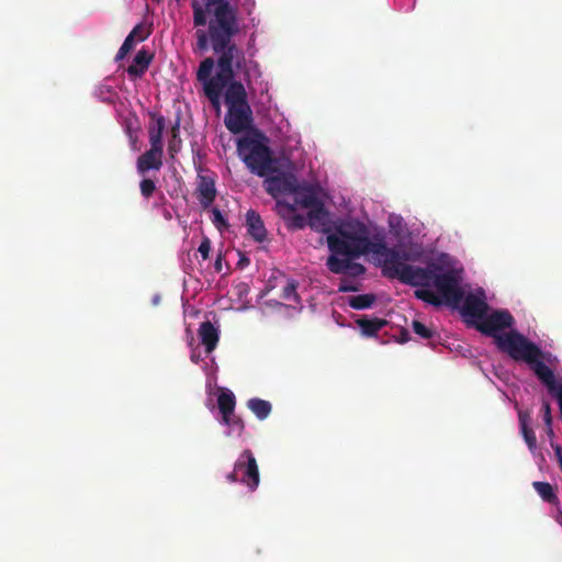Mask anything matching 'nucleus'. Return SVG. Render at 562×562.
<instances>
[{
	"label": "nucleus",
	"instance_id": "7c9ffc66",
	"mask_svg": "<svg viewBox=\"0 0 562 562\" xmlns=\"http://www.w3.org/2000/svg\"><path fill=\"white\" fill-rule=\"evenodd\" d=\"M522 437L528 445V448L532 451L537 447V438L535 435V431L530 426L522 425V428L520 429Z\"/></svg>",
	"mask_w": 562,
	"mask_h": 562
},
{
	"label": "nucleus",
	"instance_id": "ddd939ff",
	"mask_svg": "<svg viewBox=\"0 0 562 562\" xmlns=\"http://www.w3.org/2000/svg\"><path fill=\"white\" fill-rule=\"evenodd\" d=\"M308 225L312 229L318 233H329L331 229V222L329 213L326 210L324 203H321L312 207L308 213Z\"/></svg>",
	"mask_w": 562,
	"mask_h": 562
},
{
	"label": "nucleus",
	"instance_id": "1a4fd4ad",
	"mask_svg": "<svg viewBox=\"0 0 562 562\" xmlns=\"http://www.w3.org/2000/svg\"><path fill=\"white\" fill-rule=\"evenodd\" d=\"M359 257L330 255L326 260L327 269L335 274H345L348 278H357L366 272V267L355 259Z\"/></svg>",
	"mask_w": 562,
	"mask_h": 562
},
{
	"label": "nucleus",
	"instance_id": "20e7f679",
	"mask_svg": "<svg viewBox=\"0 0 562 562\" xmlns=\"http://www.w3.org/2000/svg\"><path fill=\"white\" fill-rule=\"evenodd\" d=\"M373 245L368 228L360 223L339 227L335 234L327 236L328 249L336 256L361 257L371 254Z\"/></svg>",
	"mask_w": 562,
	"mask_h": 562
},
{
	"label": "nucleus",
	"instance_id": "bb28decb",
	"mask_svg": "<svg viewBox=\"0 0 562 562\" xmlns=\"http://www.w3.org/2000/svg\"><path fill=\"white\" fill-rule=\"evenodd\" d=\"M375 302L374 294H359L355 296H350L348 299V304L353 310H364L370 307Z\"/></svg>",
	"mask_w": 562,
	"mask_h": 562
},
{
	"label": "nucleus",
	"instance_id": "4c0bfd02",
	"mask_svg": "<svg viewBox=\"0 0 562 562\" xmlns=\"http://www.w3.org/2000/svg\"><path fill=\"white\" fill-rule=\"evenodd\" d=\"M281 297L284 300H291V297H296L295 285L293 283L286 284L283 288Z\"/></svg>",
	"mask_w": 562,
	"mask_h": 562
},
{
	"label": "nucleus",
	"instance_id": "cd10ccee",
	"mask_svg": "<svg viewBox=\"0 0 562 562\" xmlns=\"http://www.w3.org/2000/svg\"><path fill=\"white\" fill-rule=\"evenodd\" d=\"M415 296L434 306H441L443 304L442 299L430 289H418L415 291Z\"/></svg>",
	"mask_w": 562,
	"mask_h": 562
},
{
	"label": "nucleus",
	"instance_id": "412c9836",
	"mask_svg": "<svg viewBox=\"0 0 562 562\" xmlns=\"http://www.w3.org/2000/svg\"><path fill=\"white\" fill-rule=\"evenodd\" d=\"M356 324L360 328L363 336L373 337L376 336L379 330H381L387 324V322L378 317L368 318L367 316H362L356 321Z\"/></svg>",
	"mask_w": 562,
	"mask_h": 562
},
{
	"label": "nucleus",
	"instance_id": "b1692460",
	"mask_svg": "<svg viewBox=\"0 0 562 562\" xmlns=\"http://www.w3.org/2000/svg\"><path fill=\"white\" fill-rule=\"evenodd\" d=\"M180 125L181 119L178 116L175 123L171 125L170 139L168 140V153L171 158H173L181 150L182 139L180 137Z\"/></svg>",
	"mask_w": 562,
	"mask_h": 562
},
{
	"label": "nucleus",
	"instance_id": "2eb2a0df",
	"mask_svg": "<svg viewBox=\"0 0 562 562\" xmlns=\"http://www.w3.org/2000/svg\"><path fill=\"white\" fill-rule=\"evenodd\" d=\"M276 207L278 214L286 221L289 229L296 231L305 227L306 218L301 214H294V205L284 201H278Z\"/></svg>",
	"mask_w": 562,
	"mask_h": 562
},
{
	"label": "nucleus",
	"instance_id": "58836bf2",
	"mask_svg": "<svg viewBox=\"0 0 562 562\" xmlns=\"http://www.w3.org/2000/svg\"><path fill=\"white\" fill-rule=\"evenodd\" d=\"M143 27L140 24H137L132 31L131 33L127 35V36H132V41H134L136 37L139 40V41H144L147 35H142L140 32H142Z\"/></svg>",
	"mask_w": 562,
	"mask_h": 562
},
{
	"label": "nucleus",
	"instance_id": "0eeeda50",
	"mask_svg": "<svg viewBox=\"0 0 562 562\" xmlns=\"http://www.w3.org/2000/svg\"><path fill=\"white\" fill-rule=\"evenodd\" d=\"M235 470L243 472L240 482L254 492L260 482L257 460L251 450H244L235 462Z\"/></svg>",
	"mask_w": 562,
	"mask_h": 562
},
{
	"label": "nucleus",
	"instance_id": "a211bd4d",
	"mask_svg": "<svg viewBox=\"0 0 562 562\" xmlns=\"http://www.w3.org/2000/svg\"><path fill=\"white\" fill-rule=\"evenodd\" d=\"M247 233L258 243L267 239V229L261 216L254 210L246 213Z\"/></svg>",
	"mask_w": 562,
	"mask_h": 562
},
{
	"label": "nucleus",
	"instance_id": "f704fd0d",
	"mask_svg": "<svg viewBox=\"0 0 562 562\" xmlns=\"http://www.w3.org/2000/svg\"><path fill=\"white\" fill-rule=\"evenodd\" d=\"M212 222L218 229H221L223 226H228L227 221L217 207L212 209Z\"/></svg>",
	"mask_w": 562,
	"mask_h": 562
},
{
	"label": "nucleus",
	"instance_id": "49530a36",
	"mask_svg": "<svg viewBox=\"0 0 562 562\" xmlns=\"http://www.w3.org/2000/svg\"><path fill=\"white\" fill-rule=\"evenodd\" d=\"M191 360H192L193 362L198 363V362H199V360H200V357H199L198 355H195V352L193 351V352H192V355H191Z\"/></svg>",
	"mask_w": 562,
	"mask_h": 562
},
{
	"label": "nucleus",
	"instance_id": "de8ad7c7",
	"mask_svg": "<svg viewBox=\"0 0 562 562\" xmlns=\"http://www.w3.org/2000/svg\"><path fill=\"white\" fill-rule=\"evenodd\" d=\"M249 263V259L247 258H241L238 262L239 266H244V265H248Z\"/></svg>",
	"mask_w": 562,
	"mask_h": 562
},
{
	"label": "nucleus",
	"instance_id": "f3484780",
	"mask_svg": "<svg viewBox=\"0 0 562 562\" xmlns=\"http://www.w3.org/2000/svg\"><path fill=\"white\" fill-rule=\"evenodd\" d=\"M292 193L294 194L295 203L302 207L311 210L312 207L323 203L312 186H300L296 182L295 190Z\"/></svg>",
	"mask_w": 562,
	"mask_h": 562
},
{
	"label": "nucleus",
	"instance_id": "5701e85b",
	"mask_svg": "<svg viewBox=\"0 0 562 562\" xmlns=\"http://www.w3.org/2000/svg\"><path fill=\"white\" fill-rule=\"evenodd\" d=\"M548 389L550 394H552L560 407V413L562 415V379L560 381L555 380L553 370L549 367V375L543 379H539Z\"/></svg>",
	"mask_w": 562,
	"mask_h": 562
},
{
	"label": "nucleus",
	"instance_id": "9b49d317",
	"mask_svg": "<svg viewBox=\"0 0 562 562\" xmlns=\"http://www.w3.org/2000/svg\"><path fill=\"white\" fill-rule=\"evenodd\" d=\"M436 271H440V268L437 266H432V268H422L409 265L408 267L402 268L398 280L412 286H429L432 284Z\"/></svg>",
	"mask_w": 562,
	"mask_h": 562
},
{
	"label": "nucleus",
	"instance_id": "9d476101",
	"mask_svg": "<svg viewBox=\"0 0 562 562\" xmlns=\"http://www.w3.org/2000/svg\"><path fill=\"white\" fill-rule=\"evenodd\" d=\"M196 171L198 200L203 209H207L212 205L216 198L215 175L209 170H204L202 166H198Z\"/></svg>",
	"mask_w": 562,
	"mask_h": 562
},
{
	"label": "nucleus",
	"instance_id": "6ab92c4d",
	"mask_svg": "<svg viewBox=\"0 0 562 562\" xmlns=\"http://www.w3.org/2000/svg\"><path fill=\"white\" fill-rule=\"evenodd\" d=\"M199 337L207 353H211L216 348L220 339L217 328L210 321L201 323Z\"/></svg>",
	"mask_w": 562,
	"mask_h": 562
},
{
	"label": "nucleus",
	"instance_id": "72a5a7b5",
	"mask_svg": "<svg viewBox=\"0 0 562 562\" xmlns=\"http://www.w3.org/2000/svg\"><path fill=\"white\" fill-rule=\"evenodd\" d=\"M133 46H134V41H132V36H126V38L124 40L122 46L120 47V49L115 56V59L116 60L123 59L132 50Z\"/></svg>",
	"mask_w": 562,
	"mask_h": 562
},
{
	"label": "nucleus",
	"instance_id": "dca6fc26",
	"mask_svg": "<svg viewBox=\"0 0 562 562\" xmlns=\"http://www.w3.org/2000/svg\"><path fill=\"white\" fill-rule=\"evenodd\" d=\"M164 150L148 149L137 158L136 167L140 175L148 170H159L162 167Z\"/></svg>",
	"mask_w": 562,
	"mask_h": 562
},
{
	"label": "nucleus",
	"instance_id": "4be33fe9",
	"mask_svg": "<svg viewBox=\"0 0 562 562\" xmlns=\"http://www.w3.org/2000/svg\"><path fill=\"white\" fill-rule=\"evenodd\" d=\"M217 407L221 413L222 419H226L233 415L236 407V397L229 390L222 391L217 396Z\"/></svg>",
	"mask_w": 562,
	"mask_h": 562
},
{
	"label": "nucleus",
	"instance_id": "7ed1b4c3",
	"mask_svg": "<svg viewBox=\"0 0 562 562\" xmlns=\"http://www.w3.org/2000/svg\"><path fill=\"white\" fill-rule=\"evenodd\" d=\"M237 150L247 168L259 177L277 171L278 160L273 157L268 138L261 132H255L238 139Z\"/></svg>",
	"mask_w": 562,
	"mask_h": 562
},
{
	"label": "nucleus",
	"instance_id": "f03ea898",
	"mask_svg": "<svg viewBox=\"0 0 562 562\" xmlns=\"http://www.w3.org/2000/svg\"><path fill=\"white\" fill-rule=\"evenodd\" d=\"M515 319L507 310H496L475 324V328L485 336L495 339L497 348L507 353L513 360L525 362L538 379L549 375V366L553 357L550 352L529 340L517 330L501 334L502 330L512 328Z\"/></svg>",
	"mask_w": 562,
	"mask_h": 562
},
{
	"label": "nucleus",
	"instance_id": "c9c22d12",
	"mask_svg": "<svg viewBox=\"0 0 562 562\" xmlns=\"http://www.w3.org/2000/svg\"><path fill=\"white\" fill-rule=\"evenodd\" d=\"M199 252L201 254V257L203 260L209 259L210 251H211V240L207 237H204L199 246Z\"/></svg>",
	"mask_w": 562,
	"mask_h": 562
},
{
	"label": "nucleus",
	"instance_id": "e433bc0d",
	"mask_svg": "<svg viewBox=\"0 0 562 562\" xmlns=\"http://www.w3.org/2000/svg\"><path fill=\"white\" fill-rule=\"evenodd\" d=\"M542 413H543V422H544L546 426L550 427L552 424V415H551V407L548 402H543Z\"/></svg>",
	"mask_w": 562,
	"mask_h": 562
},
{
	"label": "nucleus",
	"instance_id": "6e6552de",
	"mask_svg": "<svg viewBox=\"0 0 562 562\" xmlns=\"http://www.w3.org/2000/svg\"><path fill=\"white\" fill-rule=\"evenodd\" d=\"M297 179L291 172H283L277 168V171L266 176L263 187L273 198L282 194H291L296 187Z\"/></svg>",
	"mask_w": 562,
	"mask_h": 562
},
{
	"label": "nucleus",
	"instance_id": "2f4dec72",
	"mask_svg": "<svg viewBox=\"0 0 562 562\" xmlns=\"http://www.w3.org/2000/svg\"><path fill=\"white\" fill-rule=\"evenodd\" d=\"M360 290V284L352 280V278H344L340 280V283L338 285L339 292H357Z\"/></svg>",
	"mask_w": 562,
	"mask_h": 562
},
{
	"label": "nucleus",
	"instance_id": "a18cd8bd",
	"mask_svg": "<svg viewBox=\"0 0 562 562\" xmlns=\"http://www.w3.org/2000/svg\"><path fill=\"white\" fill-rule=\"evenodd\" d=\"M255 8V1H250L248 4H247V13L248 14H251V10Z\"/></svg>",
	"mask_w": 562,
	"mask_h": 562
},
{
	"label": "nucleus",
	"instance_id": "79ce46f5",
	"mask_svg": "<svg viewBox=\"0 0 562 562\" xmlns=\"http://www.w3.org/2000/svg\"><path fill=\"white\" fill-rule=\"evenodd\" d=\"M223 255L222 254H218L217 257H216V260L214 262V269L216 272H221L222 269H223Z\"/></svg>",
	"mask_w": 562,
	"mask_h": 562
},
{
	"label": "nucleus",
	"instance_id": "a878e982",
	"mask_svg": "<svg viewBox=\"0 0 562 562\" xmlns=\"http://www.w3.org/2000/svg\"><path fill=\"white\" fill-rule=\"evenodd\" d=\"M532 485L544 502L550 504H555L558 502V496L551 484L547 482H533Z\"/></svg>",
	"mask_w": 562,
	"mask_h": 562
},
{
	"label": "nucleus",
	"instance_id": "f8f14e48",
	"mask_svg": "<svg viewBox=\"0 0 562 562\" xmlns=\"http://www.w3.org/2000/svg\"><path fill=\"white\" fill-rule=\"evenodd\" d=\"M462 306L460 311L463 316L481 319L485 316L488 310V305L485 301V295L483 292L480 294L469 293L468 295H463Z\"/></svg>",
	"mask_w": 562,
	"mask_h": 562
},
{
	"label": "nucleus",
	"instance_id": "ea45409f",
	"mask_svg": "<svg viewBox=\"0 0 562 562\" xmlns=\"http://www.w3.org/2000/svg\"><path fill=\"white\" fill-rule=\"evenodd\" d=\"M551 446L554 450V456H555L559 467L562 471V447L560 445H553V443Z\"/></svg>",
	"mask_w": 562,
	"mask_h": 562
},
{
	"label": "nucleus",
	"instance_id": "39448f33",
	"mask_svg": "<svg viewBox=\"0 0 562 562\" xmlns=\"http://www.w3.org/2000/svg\"><path fill=\"white\" fill-rule=\"evenodd\" d=\"M371 254L379 257L383 274L390 279H400L402 268L409 265L405 261L415 260L416 257L403 249L390 248L382 240L374 241Z\"/></svg>",
	"mask_w": 562,
	"mask_h": 562
},
{
	"label": "nucleus",
	"instance_id": "09e8293b",
	"mask_svg": "<svg viewBox=\"0 0 562 562\" xmlns=\"http://www.w3.org/2000/svg\"><path fill=\"white\" fill-rule=\"evenodd\" d=\"M548 435H549V436H553V430H552L551 426H550V427H548Z\"/></svg>",
	"mask_w": 562,
	"mask_h": 562
},
{
	"label": "nucleus",
	"instance_id": "c756f323",
	"mask_svg": "<svg viewBox=\"0 0 562 562\" xmlns=\"http://www.w3.org/2000/svg\"><path fill=\"white\" fill-rule=\"evenodd\" d=\"M412 327L413 331L423 339H431L436 336V331L432 328L426 326L419 321H413Z\"/></svg>",
	"mask_w": 562,
	"mask_h": 562
},
{
	"label": "nucleus",
	"instance_id": "f257e3e1",
	"mask_svg": "<svg viewBox=\"0 0 562 562\" xmlns=\"http://www.w3.org/2000/svg\"><path fill=\"white\" fill-rule=\"evenodd\" d=\"M194 53L212 49L196 70V80L211 105L220 111L221 97L228 108L224 123L233 134L246 131L252 123L246 87L250 88L251 72L260 75V66L247 58L245 49L235 42L240 33L239 9L231 0H192Z\"/></svg>",
	"mask_w": 562,
	"mask_h": 562
},
{
	"label": "nucleus",
	"instance_id": "aec40b11",
	"mask_svg": "<svg viewBox=\"0 0 562 562\" xmlns=\"http://www.w3.org/2000/svg\"><path fill=\"white\" fill-rule=\"evenodd\" d=\"M151 59L153 56L147 50H138L133 59V63L126 69L128 76L132 78L142 77L148 69Z\"/></svg>",
	"mask_w": 562,
	"mask_h": 562
},
{
	"label": "nucleus",
	"instance_id": "c03bdc74",
	"mask_svg": "<svg viewBox=\"0 0 562 562\" xmlns=\"http://www.w3.org/2000/svg\"><path fill=\"white\" fill-rule=\"evenodd\" d=\"M408 340H409V333H408V330L402 329L400 341L401 342H406Z\"/></svg>",
	"mask_w": 562,
	"mask_h": 562
},
{
	"label": "nucleus",
	"instance_id": "37998d69",
	"mask_svg": "<svg viewBox=\"0 0 562 562\" xmlns=\"http://www.w3.org/2000/svg\"><path fill=\"white\" fill-rule=\"evenodd\" d=\"M239 472V470H233L232 472H229L227 475H226V480L229 482V483H234V482H237L238 479H237V473Z\"/></svg>",
	"mask_w": 562,
	"mask_h": 562
},
{
	"label": "nucleus",
	"instance_id": "a19ab883",
	"mask_svg": "<svg viewBox=\"0 0 562 562\" xmlns=\"http://www.w3.org/2000/svg\"><path fill=\"white\" fill-rule=\"evenodd\" d=\"M519 425L520 429L522 428V425L530 426V415L526 412L519 413Z\"/></svg>",
	"mask_w": 562,
	"mask_h": 562
},
{
	"label": "nucleus",
	"instance_id": "4468645a",
	"mask_svg": "<svg viewBox=\"0 0 562 562\" xmlns=\"http://www.w3.org/2000/svg\"><path fill=\"white\" fill-rule=\"evenodd\" d=\"M165 128V117L157 113H150V123L148 126L149 149L164 150L162 135Z\"/></svg>",
	"mask_w": 562,
	"mask_h": 562
},
{
	"label": "nucleus",
	"instance_id": "423d86ee",
	"mask_svg": "<svg viewBox=\"0 0 562 562\" xmlns=\"http://www.w3.org/2000/svg\"><path fill=\"white\" fill-rule=\"evenodd\" d=\"M434 286L438 291V295L442 299L443 304L453 308H459L463 300V290L460 286V278L453 270L436 271L432 280Z\"/></svg>",
	"mask_w": 562,
	"mask_h": 562
},
{
	"label": "nucleus",
	"instance_id": "393cba45",
	"mask_svg": "<svg viewBox=\"0 0 562 562\" xmlns=\"http://www.w3.org/2000/svg\"><path fill=\"white\" fill-rule=\"evenodd\" d=\"M247 407L256 415L260 420L266 419L272 409L270 402L254 397L247 402Z\"/></svg>",
	"mask_w": 562,
	"mask_h": 562
},
{
	"label": "nucleus",
	"instance_id": "473e14b6",
	"mask_svg": "<svg viewBox=\"0 0 562 562\" xmlns=\"http://www.w3.org/2000/svg\"><path fill=\"white\" fill-rule=\"evenodd\" d=\"M139 190L145 199H149L156 190V184L151 179H143L139 183Z\"/></svg>",
	"mask_w": 562,
	"mask_h": 562
},
{
	"label": "nucleus",
	"instance_id": "c85d7f7f",
	"mask_svg": "<svg viewBox=\"0 0 562 562\" xmlns=\"http://www.w3.org/2000/svg\"><path fill=\"white\" fill-rule=\"evenodd\" d=\"M221 423L227 426L233 434L240 436L245 429L244 420L233 413V415L228 416L226 419L221 418Z\"/></svg>",
	"mask_w": 562,
	"mask_h": 562
}]
</instances>
